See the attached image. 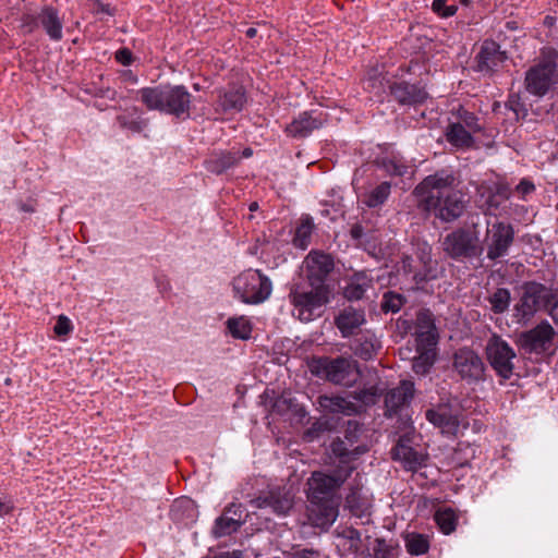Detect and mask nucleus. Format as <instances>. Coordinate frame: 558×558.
Here are the masks:
<instances>
[{
  "label": "nucleus",
  "instance_id": "f257e3e1",
  "mask_svg": "<svg viewBox=\"0 0 558 558\" xmlns=\"http://www.w3.org/2000/svg\"><path fill=\"white\" fill-rule=\"evenodd\" d=\"M456 185L453 172L441 169L424 178L413 193L420 208L432 213L442 222H452L463 215L466 207L464 194Z\"/></svg>",
  "mask_w": 558,
  "mask_h": 558
},
{
  "label": "nucleus",
  "instance_id": "f03ea898",
  "mask_svg": "<svg viewBox=\"0 0 558 558\" xmlns=\"http://www.w3.org/2000/svg\"><path fill=\"white\" fill-rule=\"evenodd\" d=\"M331 452L338 459V465L329 473L315 471L307 481L308 498L313 500L338 499L337 492L355 470L353 462L368 451L366 445L349 449L343 440L331 442Z\"/></svg>",
  "mask_w": 558,
  "mask_h": 558
},
{
  "label": "nucleus",
  "instance_id": "7ed1b4c3",
  "mask_svg": "<svg viewBox=\"0 0 558 558\" xmlns=\"http://www.w3.org/2000/svg\"><path fill=\"white\" fill-rule=\"evenodd\" d=\"M136 95L147 110L170 114L178 120L191 117L192 95L184 85L160 84L143 87Z\"/></svg>",
  "mask_w": 558,
  "mask_h": 558
},
{
  "label": "nucleus",
  "instance_id": "20e7f679",
  "mask_svg": "<svg viewBox=\"0 0 558 558\" xmlns=\"http://www.w3.org/2000/svg\"><path fill=\"white\" fill-rule=\"evenodd\" d=\"M441 247L449 258L457 262L478 259L485 251L476 223L458 227L447 233L441 241Z\"/></svg>",
  "mask_w": 558,
  "mask_h": 558
},
{
  "label": "nucleus",
  "instance_id": "39448f33",
  "mask_svg": "<svg viewBox=\"0 0 558 558\" xmlns=\"http://www.w3.org/2000/svg\"><path fill=\"white\" fill-rule=\"evenodd\" d=\"M312 374L335 385L351 387L361 377L356 361L345 356H318L310 363Z\"/></svg>",
  "mask_w": 558,
  "mask_h": 558
},
{
  "label": "nucleus",
  "instance_id": "423d86ee",
  "mask_svg": "<svg viewBox=\"0 0 558 558\" xmlns=\"http://www.w3.org/2000/svg\"><path fill=\"white\" fill-rule=\"evenodd\" d=\"M330 288L311 287L310 290L301 284H293L289 291V301L293 306L292 314L301 322L308 323L319 317L323 308L330 301Z\"/></svg>",
  "mask_w": 558,
  "mask_h": 558
},
{
  "label": "nucleus",
  "instance_id": "0eeeda50",
  "mask_svg": "<svg viewBox=\"0 0 558 558\" xmlns=\"http://www.w3.org/2000/svg\"><path fill=\"white\" fill-rule=\"evenodd\" d=\"M520 298L514 305L518 322H529L534 315L547 308L555 299L553 290L537 281H525L520 286Z\"/></svg>",
  "mask_w": 558,
  "mask_h": 558
},
{
  "label": "nucleus",
  "instance_id": "6e6552de",
  "mask_svg": "<svg viewBox=\"0 0 558 558\" xmlns=\"http://www.w3.org/2000/svg\"><path fill=\"white\" fill-rule=\"evenodd\" d=\"M485 354L490 367L499 378L500 385L514 375L517 353L499 335L494 333L487 340Z\"/></svg>",
  "mask_w": 558,
  "mask_h": 558
},
{
  "label": "nucleus",
  "instance_id": "1a4fd4ad",
  "mask_svg": "<svg viewBox=\"0 0 558 558\" xmlns=\"http://www.w3.org/2000/svg\"><path fill=\"white\" fill-rule=\"evenodd\" d=\"M233 289L242 302L258 304L269 298L272 284L259 270L248 269L234 278Z\"/></svg>",
  "mask_w": 558,
  "mask_h": 558
},
{
  "label": "nucleus",
  "instance_id": "9d476101",
  "mask_svg": "<svg viewBox=\"0 0 558 558\" xmlns=\"http://www.w3.org/2000/svg\"><path fill=\"white\" fill-rule=\"evenodd\" d=\"M514 242V229L511 223L496 221L486 231V257L490 262H498L507 256Z\"/></svg>",
  "mask_w": 558,
  "mask_h": 558
},
{
  "label": "nucleus",
  "instance_id": "9b49d317",
  "mask_svg": "<svg viewBox=\"0 0 558 558\" xmlns=\"http://www.w3.org/2000/svg\"><path fill=\"white\" fill-rule=\"evenodd\" d=\"M556 77V63L554 61H542L525 72L524 86L529 94L543 97L550 90Z\"/></svg>",
  "mask_w": 558,
  "mask_h": 558
},
{
  "label": "nucleus",
  "instance_id": "f8f14e48",
  "mask_svg": "<svg viewBox=\"0 0 558 558\" xmlns=\"http://www.w3.org/2000/svg\"><path fill=\"white\" fill-rule=\"evenodd\" d=\"M556 336L554 327L547 320H542L534 328L522 331L518 336L517 344L527 353H545Z\"/></svg>",
  "mask_w": 558,
  "mask_h": 558
},
{
  "label": "nucleus",
  "instance_id": "ddd939ff",
  "mask_svg": "<svg viewBox=\"0 0 558 558\" xmlns=\"http://www.w3.org/2000/svg\"><path fill=\"white\" fill-rule=\"evenodd\" d=\"M453 368L461 379L475 383L484 379L485 364L472 349L461 348L453 354Z\"/></svg>",
  "mask_w": 558,
  "mask_h": 558
},
{
  "label": "nucleus",
  "instance_id": "4468645a",
  "mask_svg": "<svg viewBox=\"0 0 558 558\" xmlns=\"http://www.w3.org/2000/svg\"><path fill=\"white\" fill-rule=\"evenodd\" d=\"M413 434L405 433L401 435L395 447L391 449V458L399 461L403 469L411 472H416L425 465L426 456L416 450L413 446Z\"/></svg>",
  "mask_w": 558,
  "mask_h": 558
},
{
  "label": "nucleus",
  "instance_id": "2eb2a0df",
  "mask_svg": "<svg viewBox=\"0 0 558 558\" xmlns=\"http://www.w3.org/2000/svg\"><path fill=\"white\" fill-rule=\"evenodd\" d=\"M306 278L310 287L330 288L326 280L333 270V259L329 254L313 251L305 258Z\"/></svg>",
  "mask_w": 558,
  "mask_h": 558
},
{
  "label": "nucleus",
  "instance_id": "dca6fc26",
  "mask_svg": "<svg viewBox=\"0 0 558 558\" xmlns=\"http://www.w3.org/2000/svg\"><path fill=\"white\" fill-rule=\"evenodd\" d=\"M32 32L36 27H41L46 35L52 41H60L63 38V19L58 9L52 5H45L36 16H31L29 22L25 23Z\"/></svg>",
  "mask_w": 558,
  "mask_h": 558
},
{
  "label": "nucleus",
  "instance_id": "f3484780",
  "mask_svg": "<svg viewBox=\"0 0 558 558\" xmlns=\"http://www.w3.org/2000/svg\"><path fill=\"white\" fill-rule=\"evenodd\" d=\"M247 511L242 504H230L225 508L222 514L215 520L214 536L219 538L239 531L245 523Z\"/></svg>",
  "mask_w": 558,
  "mask_h": 558
},
{
  "label": "nucleus",
  "instance_id": "a211bd4d",
  "mask_svg": "<svg viewBox=\"0 0 558 558\" xmlns=\"http://www.w3.org/2000/svg\"><path fill=\"white\" fill-rule=\"evenodd\" d=\"M415 387L411 380H401L399 385L385 395V416L391 418L408 408L414 398Z\"/></svg>",
  "mask_w": 558,
  "mask_h": 558
},
{
  "label": "nucleus",
  "instance_id": "6ab92c4d",
  "mask_svg": "<svg viewBox=\"0 0 558 558\" xmlns=\"http://www.w3.org/2000/svg\"><path fill=\"white\" fill-rule=\"evenodd\" d=\"M308 501L307 517L311 524L323 530L331 526L339 514V500L308 498Z\"/></svg>",
  "mask_w": 558,
  "mask_h": 558
},
{
  "label": "nucleus",
  "instance_id": "aec40b11",
  "mask_svg": "<svg viewBox=\"0 0 558 558\" xmlns=\"http://www.w3.org/2000/svg\"><path fill=\"white\" fill-rule=\"evenodd\" d=\"M216 93L215 109L222 113L240 112L247 102L246 90L242 85L231 84L226 88L217 89Z\"/></svg>",
  "mask_w": 558,
  "mask_h": 558
},
{
  "label": "nucleus",
  "instance_id": "412c9836",
  "mask_svg": "<svg viewBox=\"0 0 558 558\" xmlns=\"http://www.w3.org/2000/svg\"><path fill=\"white\" fill-rule=\"evenodd\" d=\"M333 323L343 338L355 336L366 324L365 310L352 305L345 306L335 316Z\"/></svg>",
  "mask_w": 558,
  "mask_h": 558
},
{
  "label": "nucleus",
  "instance_id": "4be33fe9",
  "mask_svg": "<svg viewBox=\"0 0 558 558\" xmlns=\"http://www.w3.org/2000/svg\"><path fill=\"white\" fill-rule=\"evenodd\" d=\"M390 94L400 105L415 106L423 104L428 94L424 87L408 82H395L390 85Z\"/></svg>",
  "mask_w": 558,
  "mask_h": 558
},
{
  "label": "nucleus",
  "instance_id": "5701e85b",
  "mask_svg": "<svg viewBox=\"0 0 558 558\" xmlns=\"http://www.w3.org/2000/svg\"><path fill=\"white\" fill-rule=\"evenodd\" d=\"M505 52L493 40L483 43L480 52L476 56V69L481 72L492 73L506 60Z\"/></svg>",
  "mask_w": 558,
  "mask_h": 558
},
{
  "label": "nucleus",
  "instance_id": "b1692460",
  "mask_svg": "<svg viewBox=\"0 0 558 558\" xmlns=\"http://www.w3.org/2000/svg\"><path fill=\"white\" fill-rule=\"evenodd\" d=\"M317 404L326 414H344L348 416L360 414L361 407L340 396L322 395L317 398Z\"/></svg>",
  "mask_w": 558,
  "mask_h": 558
},
{
  "label": "nucleus",
  "instance_id": "393cba45",
  "mask_svg": "<svg viewBox=\"0 0 558 558\" xmlns=\"http://www.w3.org/2000/svg\"><path fill=\"white\" fill-rule=\"evenodd\" d=\"M425 417L434 426L440 428L442 433L456 435L459 430V420L450 413L447 405H438L426 410Z\"/></svg>",
  "mask_w": 558,
  "mask_h": 558
},
{
  "label": "nucleus",
  "instance_id": "a878e982",
  "mask_svg": "<svg viewBox=\"0 0 558 558\" xmlns=\"http://www.w3.org/2000/svg\"><path fill=\"white\" fill-rule=\"evenodd\" d=\"M355 336L356 338L351 344L353 353L364 361L372 360L381 348L380 341L377 339L376 335L366 330Z\"/></svg>",
  "mask_w": 558,
  "mask_h": 558
},
{
  "label": "nucleus",
  "instance_id": "bb28decb",
  "mask_svg": "<svg viewBox=\"0 0 558 558\" xmlns=\"http://www.w3.org/2000/svg\"><path fill=\"white\" fill-rule=\"evenodd\" d=\"M258 508H270L274 513L284 515L293 506L292 497L280 490H271L267 496L258 497L254 500Z\"/></svg>",
  "mask_w": 558,
  "mask_h": 558
},
{
  "label": "nucleus",
  "instance_id": "cd10ccee",
  "mask_svg": "<svg viewBox=\"0 0 558 558\" xmlns=\"http://www.w3.org/2000/svg\"><path fill=\"white\" fill-rule=\"evenodd\" d=\"M362 487L363 484L355 477L350 484L349 493L345 497V507L353 515L359 518L368 514L371 507L369 500L362 494Z\"/></svg>",
  "mask_w": 558,
  "mask_h": 558
},
{
  "label": "nucleus",
  "instance_id": "c85d7f7f",
  "mask_svg": "<svg viewBox=\"0 0 558 558\" xmlns=\"http://www.w3.org/2000/svg\"><path fill=\"white\" fill-rule=\"evenodd\" d=\"M374 288V280L366 271L355 272L343 289V296L348 301H360L365 293Z\"/></svg>",
  "mask_w": 558,
  "mask_h": 558
},
{
  "label": "nucleus",
  "instance_id": "c756f323",
  "mask_svg": "<svg viewBox=\"0 0 558 558\" xmlns=\"http://www.w3.org/2000/svg\"><path fill=\"white\" fill-rule=\"evenodd\" d=\"M322 124L320 117H314L312 112L304 111L287 125L286 132L293 137H306Z\"/></svg>",
  "mask_w": 558,
  "mask_h": 558
},
{
  "label": "nucleus",
  "instance_id": "7c9ffc66",
  "mask_svg": "<svg viewBox=\"0 0 558 558\" xmlns=\"http://www.w3.org/2000/svg\"><path fill=\"white\" fill-rule=\"evenodd\" d=\"M240 161L239 150L219 151L207 158L204 161V167L208 172L219 175L236 166Z\"/></svg>",
  "mask_w": 558,
  "mask_h": 558
},
{
  "label": "nucleus",
  "instance_id": "2f4dec72",
  "mask_svg": "<svg viewBox=\"0 0 558 558\" xmlns=\"http://www.w3.org/2000/svg\"><path fill=\"white\" fill-rule=\"evenodd\" d=\"M446 140L456 148L469 149L474 146V137L472 132L464 129L461 123L450 122L446 128Z\"/></svg>",
  "mask_w": 558,
  "mask_h": 558
},
{
  "label": "nucleus",
  "instance_id": "473e14b6",
  "mask_svg": "<svg viewBox=\"0 0 558 558\" xmlns=\"http://www.w3.org/2000/svg\"><path fill=\"white\" fill-rule=\"evenodd\" d=\"M404 546L409 555L422 556L428 553L430 547L429 536L417 533L408 532L403 535Z\"/></svg>",
  "mask_w": 558,
  "mask_h": 558
},
{
  "label": "nucleus",
  "instance_id": "72a5a7b5",
  "mask_svg": "<svg viewBox=\"0 0 558 558\" xmlns=\"http://www.w3.org/2000/svg\"><path fill=\"white\" fill-rule=\"evenodd\" d=\"M314 228L313 218L308 215L302 216L292 239L293 245L298 248L306 250L311 244Z\"/></svg>",
  "mask_w": 558,
  "mask_h": 558
},
{
  "label": "nucleus",
  "instance_id": "f704fd0d",
  "mask_svg": "<svg viewBox=\"0 0 558 558\" xmlns=\"http://www.w3.org/2000/svg\"><path fill=\"white\" fill-rule=\"evenodd\" d=\"M230 335L235 339L247 340L251 338L252 326L244 317H232L227 320Z\"/></svg>",
  "mask_w": 558,
  "mask_h": 558
},
{
  "label": "nucleus",
  "instance_id": "c9c22d12",
  "mask_svg": "<svg viewBox=\"0 0 558 558\" xmlns=\"http://www.w3.org/2000/svg\"><path fill=\"white\" fill-rule=\"evenodd\" d=\"M399 549L397 542L377 537L374 542L373 558H398Z\"/></svg>",
  "mask_w": 558,
  "mask_h": 558
},
{
  "label": "nucleus",
  "instance_id": "e433bc0d",
  "mask_svg": "<svg viewBox=\"0 0 558 558\" xmlns=\"http://www.w3.org/2000/svg\"><path fill=\"white\" fill-rule=\"evenodd\" d=\"M452 114L457 119L454 123H461L464 129L471 131L472 133H477L483 130L478 117L474 112L466 110L464 107L459 106V108Z\"/></svg>",
  "mask_w": 558,
  "mask_h": 558
},
{
  "label": "nucleus",
  "instance_id": "4c0bfd02",
  "mask_svg": "<svg viewBox=\"0 0 558 558\" xmlns=\"http://www.w3.org/2000/svg\"><path fill=\"white\" fill-rule=\"evenodd\" d=\"M435 522L444 534L452 533L457 527L458 518L450 508L439 509L434 515Z\"/></svg>",
  "mask_w": 558,
  "mask_h": 558
},
{
  "label": "nucleus",
  "instance_id": "58836bf2",
  "mask_svg": "<svg viewBox=\"0 0 558 558\" xmlns=\"http://www.w3.org/2000/svg\"><path fill=\"white\" fill-rule=\"evenodd\" d=\"M437 328L435 325L434 314L428 308H421L416 313L414 336L417 333H429L436 332Z\"/></svg>",
  "mask_w": 558,
  "mask_h": 558
},
{
  "label": "nucleus",
  "instance_id": "ea45409f",
  "mask_svg": "<svg viewBox=\"0 0 558 558\" xmlns=\"http://www.w3.org/2000/svg\"><path fill=\"white\" fill-rule=\"evenodd\" d=\"M391 185L389 182H383L373 189L364 199V203L369 208H375L383 205L390 195Z\"/></svg>",
  "mask_w": 558,
  "mask_h": 558
},
{
  "label": "nucleus",
  "instance_id": "a19ab883",
  "mask_svg": "<svg viewBox=\"0 0 558 558\" xmlns=\"http://www.w3.org/2000/svg\"><path fill=\"white\" fill-rule=\"evenodd\" d=\"M490 303V308L495 314L505 313L511 301L510 291L506 288H498L496 291L488 298Z\"/></svg>",
  "mask_w": 558,
  "mask_h": 558
},
{
  "label": "nucleus",
  "instance_id": "79ce46f5",
  "mask_svg": "<svg viewBox=\"0 0 558 558\" xmlns=\"http://www.w3.org/2000/svg\"><path fill=\"white\" fill-rule=\"evenodd\" d=\"M436 361V353L417 352L413 359L412 369L416 375H426L429 373Z\"/></svg>",
  "mask_w": 558,
  "mask_h": 558
},
{
  "label": "nucleus",
  "instance_id": "37998d69",
  "mask_svg": "<svg viewBox=\"0 0 558 558\" xmlns=\"http://www.w3.org/2000/svg\"><path fill=\"white\" fill-rule=\"evenodd\" d=\"M404 302L405 299L402 294L396 293L393 291H387L383 295L380 307L384 313H397L401 310Z\"/></svg>",
  "mask_w": 558,
  "mask_h": 558
},
{
  "label": "nucleus",
  "instance_id": "c03bdc74",
  "mask_svg": "<svg viewBox=\"0 0 558 558\" xmlns=\"http://www.w3.org/2000/svg\"><path fill=\"white\" fill-rule=\"evenodd\" d=\"M378 163L389 175L403 177L408 173L409 167L400 158H383Z\"/></svg>",
  "mask_w": 558,
  "mask_h": 558
},
{
  "label": "nucleus",
  "instance_id": "a18cd8bd",
  "mask_svg": "<svg viewBox=\"0 0 558 558\" xmlns=\"http://www.w3.org/2000/svg\"><path fill=\"white\" fill-rule=\"evenodd\" d=\"M416 352L436 353L438 331L415 335Z\"/></svg>",
  "mask_w": 558,
  "mask_h": 558
},
{
  "label": "nucleus",
  "instance_id": "49530a36",
  "mask_svg": "<svg viewBox=\"0 0 558 558\" xmlns=\"http://www.w3.org/2000/svg\"><path fill=\"white\" fill-rule=\"evenodd\" d=\"M350 396L357 402L356 405L361 407V412L364 407L373 405L377 400V392L374 387L353 391Z\"/></svg>",
  "mask_w": 558,
  "mask_h": 558
},
{
  "label": "nucleus",
  "instance_id": "de8ad7c7",
  "mask_svg": "<svg viewBox=\"0 0 558 558\" xmlns=\"http://www.w3.org/2000/svg\"><path fill=\"white\" fill-rule=\"evenodd\" d=\"M361 430L362 425L357 421L350 420L344 430V439L337 438L336 440H343L349 449H354L356 446L353 447V445L357 441Z\"/></svg>",
  "mask_w": 558,
  "mask_h": 558
},
{
  "label": "nucleus",
  "instance_id": "09e8293b",
  "mask_svg": "<svg viewBox=\"0 0 558 558\" xmlns=\"http://www.w3.org/2000/svg\"><path fill=\"white\" fill-rule=\"evenodd\" d=\"M432 9L435 13L442 17L452 16L457 12V7L447 5V0H434L432 3Z\"/></svg>",
  "mask_w": 558,
  "mask_h": 558
},
{
  "label": "nucleus",
  "instance_id": "8fccbe9b",
  "mask_svg": "<svg viewBox=\"0 0 558 558\" xmlns=\"http://www.w3.org/2000/svg\"><path fill=\"white\" fill-rule=\"evenodd\" d=\"M72 329L73 326L71 320L66 316L60 315L53 328L56 335L59 337L66 336L72 331Z\"/></svg>",
  "mask_w": 558,
  "mask_h": 558
},
{
  "label": "nucleus",
  "instance_id": "3c124183",
  "mask_svg": "<svg viewBox=\"0 0 558 558\" xmlns=\"http://www.w3.org/2000/svg\"><path fill=\"white\" fill-rule=\"evenodd\" d=\"M120 124L122 129H128L132 132L140 133L146 126V122L143 120H129L126 117L121 116L119 118Z\"/></svg>",
  "mask_w": 558,
  "mask_h": 558
},
{
  "label": "nucleus",
  "instance_id": "603ef678",
  "mask_svg": "<svg viewBox=\"0 0 558 558\" xmlns=\"http://www.w3.org/2000/svg\"><path fill=\"white\" fill-rule=\"evenodd\" d=\"M116 60L126 66L132 64L134 57L129 48L123 47L116 52Z\"/></svg>",
  "mask_w": 558,
  "mask_h": 558
},
{
  "label": "nucleus",
  "instance_id": "864d4df0",
  "mask_svg": "<svg viewBox=\"0 0 558 558\" xmlns=\"http://www.w3.org/2000/svg\"><path fill=\"white\" fill-rule=\"evenodd\" d=\"M490 190L494 191V193L502 201L508 199L510 196V189L507 184H495Z\"/></svg>",
  "mask_w": 558,
  "mask_h": 558
},
{
  "label": "nucleus",
  "instance_id": "5fc2aeb1",
  "mask_svg": "<svg viewBox=\"0 0 558 558\" xmlns=\"http://www.w3.org/2000/svg\"><path fill=\"white\" fill-rule=\"evenodd\" d=\"M534 190V184L525 179L521 180L520 183L517 185V191L523 196L532 193Z\"/></svg>",
  "mask_w": 558,
  "mask_h": 558
},
{
  "label": "nucleus",
  "instance_id": "6e6d98bb",
  "mask_svg": "<svg viewBox=\"0 0 558 558\" xmlns=\"http://www.w3.org/2000/svg\"><path fill=\"white\" fill-rule=\"evenodd\" d=\"M347 538L351 542V548H357L361 543V532L356 529H350L347 531Z\"/></svg>",
  "mask_w": 558,
  "mask_h": 558
},
{
  "label": "nucleus",
  "instance_id": "4d7b16f0",
  "mask_svg": "<svg viewBox=\"0 0 558 558\" xmlns=\"http://www.w3.org/2000/svg\"><path fill=\"white\" fill-rule=\"evenodd\" d=\"M14 509V505L10 498H0V517L10 513Z\"/></svg>",
  "mask_w": 558,
  "mask_h": 558
},
{
  "label": "nucleus",
  "instance_id": "13d9d810",
  "mask_svg": "<svg viewBox=\"0 0 558 558\" xmlns=\"http://www.w3.org/2000/svg\"><path fill=\"white\" fill-rule=\"evenodd\" d=\"M547 308L549 316L551 317L556 326H558V299H554V301H551L550 305Z\"/></svg>",
  "mask_w": 558,
  "mask_h": 558
},
{
  "label": "nucleus",
  "instance_id": "bf43d9fd",
  "mask_svg": "<svg viewBox=\"0 0 558 558\" xmlns=\"http://www.w3.org/2000/svg\"><path fill=\"white\" fill-rule=\"evenodd\" d=\"M502 202V199H500L495 193L494 191H492L489 189V195H488V198L486 201V204L489 208H498L500 203Z\"/></svg>",
  "mask_w": 558,
  "mask_h": 558
},
{
  "label": "nucleus",
  "instance_id": "052dcab7",
  "mask_svg": "<svg viewBox=\"0 0 558 558\" xmlns=\"http://www.w3.org/2000/svg\"><path fill=\"white\" fill-rule=\"evenodd\" d=\"M122 77L124 82H129L131 84H136L138 82V77L131 70H125L122 72Z\"/></svg>",
  "mask_w": 558,
  "mask_h": 558
},
{
  "label": "nucleus",
  "instance_id": "680f3d73",
  "mask_svg": "<svg viewBox=\"0 0 558 558\" xmlns=\"http://www.w3.org/2000/svg\"><path fill=\"white\" fill-rule=\"evenodd\" d=\"M299 558H319V554L311 549H303L299 554Z\"/></svg>",
  "mask_w": 558,
  "mask_h": 558
},
{
  "label": "nucleus",
  "instance_id": "e2e57ef3",
  "mask_svg": "<svg viewBox=\"0 0 558 558\" xmlns=\"http://www.w3.org/2000/svg\"><path fill=\"white\" fill-rule=\"evenodd\" d=\"M215 558H241V553L233 551V553H221L217 555Z\"/></svg>",
  "mask_w": 558,
  "mask_h": 558
},
{
  "label": "nucleus",
  "instance_id": "0e129e2a",
  "mask_svg": "<svg viewBox=\"0 0 558 558\" xmlns=\"http://www.w3.org/2000/svg\"><path fill=\"white\" fill-rule=\"evenodd\" d=\"M245 35L247 38H254L257 35V29L255 27H248L245 31Z\"/></svg>",
  "mask_w": 558,
  "mask_h": 558
},
{
  "label": "nucleus",
  "instance_id": "69168bd1",
  "mask_svg": "<svg viewBox=\"0 0 558 558\" xmlns=\"http://www.w3.org/2000/svg\"><path fill=\"white\" fill-rule=\"evenodd\" d=\"M432 277H428L426 274L425 275H421V274H415L414 275V279L417 281V282H422V281H427L429 280Z\"/></svg>",
  "mask_w": 558,
  "mask_h": 558
},
{
  "label": "nucleus",
  "instance_id": "338daca9",
  "mask_svg": "<svg viewBox=\"0 0 558 558\" xmlns=\"http://www.w3.org/2000/svg\"><path fill=\"white\" fill-rule=\"evenodd\" d=\"M253 155V150L247 147V148H244L243 151L240 154V158H248Z\"/></svg>",
  "mask_w": 558,
  "mask_h": 558
},
{
  "label": "nucleus",
  "instance_id": "774afa93",
  "mask_svg": "<svg viewBox=\"0 0 558 558\" xmlns=\"http://www.w3.org/2000/svg\"><path fill=\"white\" fill-rule=\"evenodd\" d=\"M258 208V204L256 202H253L250 204V210L255 211Z\"/></svg>",
  "mask_w": 558,
  "mask_h": 558
}]
</instances>
